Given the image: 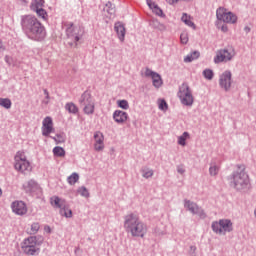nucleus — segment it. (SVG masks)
<instances>
[{
	"label": "nucleus",
	"mask_w": 256,
	"mask_h": 256,
	"mask_svg": "<svg viewBox=\"0 0 256 256\" xmlns=\"http://www.w3.org/2000/svg\"><path fill=\"white\" fill-rule=\"evenodd\" d=\"M67 181L69 183V185H75L77 183V181H79V174L77 173H72L68 178Z\"/></svg>",
	"instance_id": "c85d7f7f"
},
{
	"label": "nucleus",
	"mask_w": 256,
	"mask_h": 256,
	"mask_svg": "<svg viewBox=\"0 0 256 256\" xmlns=\"http://www.w3.org/2000/svg\"><path fill=\"white\" fill-rule=\"evenodd\" d=\"M45 99L42 101L44 105H49V92L44 90Z\"/></svg>",
	"instance_id": "37998d69"
},
{
	"label": "nucleus",
	"mask_w": 256,
	"mask_h": 256,
	"mask_svg": "<svg viewBox=\"0 0 256 256\" xmlns=\"http://www.w3.org/2000/svg\"><path fill=\"white\" fill-rule=\"evenodd\" d=\"M232 74L231 71H225L221 74L219 78V85L221 89H224V91H229L231 89V84L233 81L231 80Z\"/></svg>",
	"instance_id": "ddd939ff"
},
{
	"label": "nucleus",
	"mask_w": 256,
	"mask_h": 256,
	"mask_svg": "<svg viewBox=\"0 0 256 256\" xmlns=\"http://www.w3.org/2000/svg\"><path fill=\"white\" fill-rule=\"evenodd\" d=\"M117 105L120 109H124L125 111L129 109V102L127 100H118Z\"/></svg>",
	"instance_id": "2f4dec72"
},
{
	"label": "nucleus",
	"mask_w": 256,
	"mask_h": 256,
	"mask_svg": "<svg viewBox=\"0 0 256 256\" xmlns=\"http://www.w3.org/2000/svg\"><path fill=\"white\" fill-rule=\"evenodd\" d=\"M66 34H67V37L71 39V41H73V43H77V41L81 39V35H83V29L69 22L66 24Z\"/></svg>",
	"instance_id": "9d476101"
},
{
	"label": "nucleus",
	"mask_w": 256,
	"mask_h": 256,
	"mask_svg": "<svg viewBox=\"0 0 256 256\" xmlns=\"http://www.w3.org/2000/svg\"><path fill=\"white\" fill-rule=\"evenodd\" d=\"M43 242L37 238V236H30L23 240L21 243V249L25 255L35 256L41 253V244Z\"/></svg>",
	"instance_id": "20e7f679"
},
{
	"label": "nucleus",
	"mask_w": 256,
	"mask_h": 256,
	"mask_svg": "<svg viewBox=\"0 0 256 256\" xmlns=\"http://www.w3.org/2000/svg\"><path fill=\"white\" fill-rule=\"evenodd\" d=\"M221 31H223V33H227V31H229V28L227 27V25H222L221 27Z\"/></svg>",
	"instance_id": "a18cd8bd"
},
{
	"label": "nucleus",
	"mask_w": 256,
	"mask_h": 256,
	"mask_svg": "<svg viewBox=\"0 0 256 256\" xmlns=\"http://www.w3.org/2000/svg\"><path fill=\"white\" fill-rule=\"evenodd\" d=\"M104 12L108 14L106 15L107 17H113V15H115V7H113L111 2L106 3Z\"/></svg>",
	"instance_id": "4be33fe9"
},
{
	"label": "nucleus",
	"mask_w": 256,
	"mask_h": 256,
	"mask_svg": "<svg viewBox=\"0 0 256 256\" xmlns=\"http://www.w3.org/2000/svg\"><path fill=\"white\" fill-rule=\"evenodd\" d=\"M189 137V132H184L181 136L178 137V145L185 147L187 145L185 141L189 139Z\"/></svg>",
	"instance_id": "a878e982"
},
{
	"label": "nucleus",
	"mask_w": 256,
	"mask_h": 256,
	"mask_svg": "<svg viewBox=\"0 0 256 256\" xmlns=\"http://www.w3.org/2000/svg\"><path fill=\"white\" fill-rule=\"evenodd\" d=\"M50 205L54 209H60V215H63L67 201H65V199L59 198L58 196H52L50 198Z\"/></svg>",
	"instance_id": "2eb2a0df"
},
{
	"label": "nucleus",
	"mask_w": 256,
	"mask_h": 256,
	"mask_svg": "<svg viewBox=\"0 0 256 256\" xmlns=\"http://www.w3.org/2000/svg\"><path fill=\"white\" fill-rule=\"evenodd\" d=\"M113 119L115 123H118V125H125L129 119V114L121 110H115L113 113Z\"/></svg>",
	"instance_id": "f3484780"
},
{
	"label": "nucleus",
	"mask_w": 256,
	"mask_h": 256,
	"mask_svg": "<svg viewBox=\"0 0 256 256\" xmlns=\"http://www.w3.org/2000/svg\"><path fill=\"white\" fill-rule=\"evenodd\" d=\"M14 169L18 173H29L31 171V162L28 161L25 151L19 150L14 156Z\"/></svg>",
	"instance_id": "39448f33"
},
{
	"label": "nucleus",
	"mask_w": 256,
	"mask_h": 256,
	"mask_svg": "<svg viewBox=\"0 0 256 256\" xmlns=\"http://www.w3.org/2000/svg\"><path fill=\"white\" fill-rule=\"evenodd\" d=\"M158 107L161 111H167L168 105L167 102L163 99L158 100Z\"/></svg>",
	"instance_id": "72a5a7b5"
},
{
	"label": "nucleus",
	"mask_w": 256,
	"mask_h": 256,
	"mask_svg": "<svg viewBox=\"0 0 256 256\" xmlns=\"http://www.w3.org/2000/svg\"><path fill=\"white\" fill-rule=\"evenodd\" d=\"M147 5L155 13V15H158V17H163V10L159 8V6L153 2L152 0H147Z\"/></svg>",
	"instance_id": "6ab92c4d"
},
{
	"label": "nucleus",
	"mask_w": 256,
	"mask_h": 256,
	"mask_svg": "<svg viewBox=\"0 0 256 256\" xmlns=\"http://www.w3.org/2000/svg\"><path fill=\"white\" fill-rule=\"evenodd\" d=\"M199 55H200L199 52L194 51L192 54H190L184 58V62L191 63V61H195V59H199Z\"/></svg>",
	"instance_id": "bb28decb"
},
{
	"label": "nucleus",
	"mask_w": 256,
	"mask_h": 256,
	"mask_svg": "<svg viewBox=\"0 0 256 256\" xmlns=\"http://www.w3.org/2000/svg\"><path fill=\"white\" fill-rule=\"evenodd\" d=\"M53 154L56 156V157H65V149L59 147V146H56L54 149H53Z\"/></svg>",
	"instance_id": "c756f323"
},
{
	"label": "nucleus",
	"mask_w": 256,
	"mask_h": 256,
	"mask_svg": "<svg viewBox=\"0 0 256 256\" xmlns=\"http://www.w3.org/2000/svg\"><path fill=\"white\" fill-rule=\"evenodd\" d=\"M21 24L23 29L29 31L30 36L35 41H43L45 39V27L41 25L37 17L31 15L23 16Z\"/></svg>",
	"instance_id": "f257e3e1"
},
{
	"label": "nucleus",
	"mask_w": 256,
	"mask_h": 256,
	"mask_svg": "<svg viewBox=\"0 0 256 256\" xmlns=\"http://www.w3.org/2000/svg\"><path fill=\"white\" fill-rule=\"evenodd\" d=\"M184 206L186 207V209H188V211H191V213L197 214L199 213V206H197V204L186 200Z\"/></svg>",
	"instance_id": "412c9836"
},
{
	"label": "nucleus",
	"mask_w": 256,
	"mask_h": 256,
	"mask_svg": "<svg viewBox=\"0 0 256 256\" xmlns=\"http://www.w3.org/2000/svg\"><path fill=\"white\" fill-rule=\"evenodd\" d=\"M182 21L185 23V25H188V27L195 29V23H193V18H191V16L183 14Z\"/></svg>",
	"instance_id": "393cba45"
},
{
	"label": "nucleus",
	"mask_w": 256,
	"mask_h": 256,
	"mask_svg": "<svg viewBox=\"0 0 256 256\" xmlns=\"http://www.w3.org/2000/svg\"><path fill=\"white\" fill-rule=\"evenodd\" d=\"M234 187L238 191H245V189H249L251 184L249 183V175L245 171V165H238L237 170L233 176Z\"/></svg>",
	"instance_id": "7ed1b4c3"
},
{
	"label": "nucleus",
	"mask_w": 256,
	"mask_h": 256,
	"mask_svg": "<svg viewBox=\"0 0 256 256\" xmlns=\"http://www.w3.org/2000/svg\"><path fill=\"white\" fill-rule=\"evenodd\" d=\"M56 143H64L65 142V136L64 135H56V137L53 138Z\"/></svg>",
	"instance_id": "79ce46f5"
},
{
	"label": "nucleus",
	"mask_w": 256,
	"mask_h": 256,
	"mask_svg": "<svg viewBox=\"0 0 256 256\" xmlns=\"http://www.w3.org/2000/svg\"><path fill=\"white\" fill-rule=\"evenodd\" d=\"M44 5H45V0H34L30 5V9L36 12V11H39L40 9H43Z\"/></svg>",
	"instance_id": "aec40b11"
},
{
	"label": "nucleus",
	"mask_w": 256,
	"mask_h": 256,
	"mask_svg": "<svg viewBox=\"0 0 256 256\" xmlns=\"http://www.w3.org/2000/svg\"><path fill=\"white\" fill-rule=\"evenodd\" d=\"M246 31H249V28H246Z\"/></svg>",
	"instance_id": "09e8293b"
},
{
	"label": "nucleus",
	"mask_w": 256,
	"mask_h": 256,
	"mask_svg": "<svg viewBox=\"0 0 256 256\" xmlns=\"http://www.w3.org/2000/svg\"><path fill=\"white\" fill-rule=\"evenodd\" d=\"M209 173H210V175H212V176L217 175V174L219 173V167H218L217 165L213 164V165L210 166V168H209Z\"/></svg>",
	"instance_id": "58836bf2"
},
{
	"label": "nucleus",
	"mask_w": 256,
	"mask_h": 256,
	"mask_svg": "<svg viewBox=\"0 0 256 256\" xmlns=\"http://www.w3.org/2000/svg\"><path fill=\"white\" fill-rule=\"evenodd\" d=\"M65 109L66 111L73 113V115H76V113H79V108L73 102L67 103L65 105Z\"/></svg>",
	"instance_id": "b1692460"
},
{
	"label": "nucleus",
	"mask_w": 256,
	"mask_h": 256,
	"mask_svg": "<svg viewBox=\"0 0 256 256\" xmlns=\"http://www.w3.org/2000/svg\"><path fill=\"white\" fill-rule=\"evenodd\" d=\"M203 75L205 77V79H208L209 81H211V79H213V70L211 69H206L203 71Z\"/></svg>",
	"instance_id": "c9c22d12"
},
{
	"label": "nucleus",
	"mask_w": 256,
	"mask_h": 256,
	"mask_svg": "<svg viewBox=\"0 0 256 256\" xmlns=\"http://www.w3.org/2000/svg\"><path fill=\"white\" fill-rule=\"evenodd\" d=\"M48 231H49V233H50V232H51V228L48 227Z\"/></svg>",
	"instance_id": "de8ad7c7"
},
{
	"label": "nucleus",
	"mask_w": 256,
	"mask_h": 256,
	"mask_svg": "<svg viewBox=\"0 0 256 256\" xmlns=\"http://www.w3.org/2000/svg\"><path fill=\"white\" fill-rule=\"evenodd\" d=\"M180 41L181 43H183V45H187V43L189 42V35L187 34V32H183L180 35Z\"/></svg>",
	"instance_id": "e433bc0d"
},
{
	"label": "nucleus",
	"mask_w": 256,
	"mask_h": 256,
	"mask_svg": "<svg viewBox=\"0 0 256 256\" xmlns=\"http://www.w3.org/2000/svg\"><path fill=\"white\" fill-rule=\"evenodd\" d=\"M234 56L235 53H233V51H229L227 49L218 50L214 57V63H227V61H231Z\"/></svg>",
	"instance_id": "9b49d317"
},
{
	"label": "nucleus",
	"mask_w": 256,
	"mask_h": 256,
	"mask_svg": "<svg viewBox=\"0 0 256 256\" xmlns=\"http://www.w3.org/2000/svg\"><path fill=\"white\" fill-rule=\"evenodd\" d=\"M11 100L8 98H0V107H4V109H11Z\"/></svg>",
	"instance_id": "cd10ccee"
},
{
	"label": "nucleus",
	"mask_w": 256,
	"mask_h": 256,
	"mask_svg": "<svg viewBox=\"0 0 256 256\" xmlns=\"http://www.w3.org/2000/svg\"><path fill=\"white\" fill-rule=\"evenodd\" d=\"M61 215H63L64 217H67V218H71V217H73V211H71L69 209V206L66 204L65 208H64V211H63V214H61Z\"/></svg>",
	"instance_id": "f704fd0d"
},
{
	"label": "nucleus",
	"mask_w": 256,
	"mask_h": 256,
	"mask_svg": "<svg viewBox=\"0 0 256 256\" xmlns=\"http://www.w3.org/2000/svg\"><path fill=\"white\" fill-rule=\"evenodd\" d=\"M178 173H181V174L185 173V168L179 167L178 168Z\"/></svg>",
	"instance_id": "49530a36"
},
{
	"label": "nucleus",
	"mask_w": 256,
	"mask_h": 256,
	"mask_svg": "<svg viewBox=\"0 0 256 256\" xmlns=\"http://www.w3.org/2000/svg\"><path fill=\"white\" fill-rule=\"evenodd\" d=\"M114 29L118 35L119 40L123 43L125 41V25L121 22H117L114 25Z\"/></svg>",
	"instance_id": "a211bd4d"
},
{
	"label": "nucleus",
	"mask_w": 256,
	"mask_h": 256,
	"mask_svg": "<svg viewBox=\"0 0 256 256\" xmlns=\"http://www.w3.org/2000/svg\"><path fill=\"white\" fill-rule=\"evenodd\" d=\"M41 131L44 137H49L51 133H55V128L53 127V118L47 116L43 119Z\"/></svg>",
	"instance_id": "f8f14e48"
},
{
	"label": "nucleus",
	"mask_w": 256,
	"mask_h": 256,
	"mask_svg": "<svg viewBox=\"0 0 256 256\" xmlns=\"http://www.w3.org/2000/svg\"><path fill=\"white\" fill-rule=\"evenodd\" d=\"M39 228H40L39 223H33V224L31 225V231H32V233H37V231H39Z\"/></svg>",
	"instance_id": "c03bdc74"
},
{
	"label": "nucleus",
	"mask_w": 256,
	"mask_h": 256,
	"mask_svg": "<svg viewBox=\"0 0 256 256\" xmlns=\"http://www.w3.org/2000/svg\"><path fill=\"white\" fill-rule=\"evenodd\" d=\"M80 103L83 105V111L85 115H93L95 113V99L91 96V93L84 92L80 98Z\"/></svg>",
	"instance_id": "6e6552de"
},
{
	"label": "nucleus",
	"mask_w": 256,
	"mask_h": 256,
	"mask_svg": "<svg viewBox=\"0 0 256 256\" xmlns=\"http://www.w3.org/2000/svg\"><path fill=\"white\" fill-rule=\"evenodd\" d=\"M78 193L79 195H81L82 197H89V191L87 190V188L85 187H80L78 189Z\"/></svg>",
	"instance_id": "ea45409f"
},
{
	"label": "nucleus",
	"mask_w": 256,
	"mask_h": 256,
	"mask_svg": "<svg viewBox=\"0 0 256 256\" xmlns=\"http://www.w3.org/2000/svg\"><path fill=\"white\" fill-rule=\"evenodd\" d=\"M212 230L218 235H225V233H231L233 231V222L229 219H221L218 222L212 223Z\"/></svg>",
	"instance_id": "0eeeda50"
},
{
	"label": "nucleus",
	"mask_w": 256,
	"mask_h": 256,
	"mask_svg": "<svg viewBox=\"0 0 256 256\" xmlns=\"http://www.w3.org/2000/svg\"><path fill=\"white\" fill-rule=\"evenodd\" d=\"M94 148L96 151H103L105 144H103V142H95Z\"/></svg>",
	"instance_id": "a19ab883"
},
{
	"label": "nucleus",
	"mask_w": 256,
	"mask_h": 256,
	"mask_svg": "<svg viewBox=\"0 0 256 256\" xmlns=\"http://www.w3.org/2000/svg\"><path fill=\"white\" fill-rule=\"evenodd\" d=\"M35 13L38 15V17H41L43 21H47L49 15L47 14V11L45 9L41 8L40 10H36Z\"/></svg>",
	"instance_id": "7c9ffc66"
},
{
	"label": "nucleus",
	"mask_w": 256,
	"mask_h": 256,
	"mask_svg": "<svg viewBox=\"0 0 256 256\" xmlns=\"http://www.w3.org/2000/svg\"><path fill=\"white\" fill-rule=\"evenodd\" d=\"M124 227L127 233H130L132 237H145L147 233V226L136 214H129L126 216Z\"/></svg>",
	"instance_id": "f03ea898"
},
{
	"label": "nucleus",
	"mask_w": 256,
	"mask_h": 256,
	"mask_svg": "<svg viewBox=\"0 0 256 256\" xmlns=\"http://www.w3.org/2000/svg\"><path fill=\"white\" fill-rule=\"evenodd\" d=\"M11 209L15 215H27V204H25L23 201H14L11 204Z\"/></svg>",
	"instance_id": "dca6fc26"
},
{
	"label": "nucleus",
	"mask_w": 256,
	"mask_h": 256,
	"mask_svg": "<svg viewBox=\"0 0 256 256\" xmlns=\"http://www.w3.org/2000/svg\"><path fill=\"white\" fill-rule=\"evenodd\" d=\"M145 77H151L153 85L159 89L161 85H163V80L161 79V75H159L157 72H153V70L146 68L144 71Z\"/></svg>",
	"instance_id": "4468645a"
},
{
	"label": "nucleus",
	"mask_w": 256,
	"mask_h": 256,
	"mask_svg": "<svg viewBox=\"0 0 256 256\" xmlns=\"http://www.w3.org/2000/svg\"><path fill=\"white\" fill-rule=\"evenodd\" d=\"M178 97L182 103V105H186L187 107H191L194 102L193 93L191 92V88H189V84L183 83L180 86Z\"/></svg>",
	"instance_id": "423d86ee"
},
{
	"label": "nucleus",
	"mask_w": 256,
	"mask_h": 256,
	"mask_svg": "<svg viewBox=\"0 0 256 256\" xmlns=\"http://www.w3.org/2000/svg\"><path fill=\"white\" fill-rule=\"evenodd\" d=\"M216 17L218 21H222L223 23H237V15L223 7H220L216 10Z\"/></svg>",
	"instance_id": "1a4fd4ad"
},
{
	"label": "nucleus",
	"mask_w": 256,
	"mask_h": 256,
	"mask_svg": "<svg viewBox=\"0 0 256 256\" xmlns=\"http://www.w3.org/2000/svg\"><path fill=\"white\" fill-rule=\"evenodd\" d=\"M24 189L28 193H31V192L35 191V189H37V183H35V181H33V180L28 181L24 184Z\"/></svg>",
	"instance_id": "5701e85b"
},
{
	"label": "nucleus",
	"mask_w": 256,
	"mask_h": 256,
	"mask_svg": "<svg viewBox=\"0 0 256 256\" xmlns=\"http://www.w3.org/2000/svg\"><path fill=\"white\" fill-rule=\"evenodd\" d=\"M142 177L145 179H149V177H153V170L146 168L142 170Z\"/></svg>",
	"instance_id": "473e14b6"
},
{
	"label": "nucleus",
	"mask_w": 256,
	"mask_h": 256,
	"mask_svg": "<svg viewBox=\"0 0 256 256\" xmlns=\"http://www.w3.org/2000/svg\"><path fill=\"white\" fill-rule=\"evenodd\" d=\"M94 139H95V143H103L104 141L103 133L96 132L94 135Z\"/></svg>",
	"instance_id": "4c0bfd02"
}]
</instances>
